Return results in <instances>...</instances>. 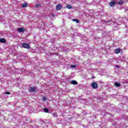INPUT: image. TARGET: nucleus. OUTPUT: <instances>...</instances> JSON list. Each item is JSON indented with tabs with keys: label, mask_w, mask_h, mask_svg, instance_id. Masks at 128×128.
<instances>
[{
	"label": "nucleus",
	"mask_w": 128,
	"mask_h": 128,
	"mask_svg": "<svg viewBox=\"0 0 128 128\" xmlns=\"http://www.w3.org/2000/svg\"><path fill=\"white\" fill-rule=\"evenodd\" d=\"M30 92H38V88L36 86H32L29 88Z\"/></svg>",
	"instance_id": "nucleus-1"
},
{
	"label": "nucleus",
	"mask_w": 128,
	"mask_h": 128,
	"mask_svg": "<svg viewBox=\"0 0 128 128\" xmlns=\"http://www.w3.org/2000/svg\"><path fill=\"white\" fill-rule=\"evenodd\" d=\"M91 86L92 88H94V90H96V88H98V84H96V82H92L91 84Z\"/></svg>",
	"instance_id": "nucleus-2"
},
{
	"label": "nucleus",
	"mask_w": 128,
	"mask_h": 128,
	"mask_svg": "<svg viewBox=\"0 0 128 128\" xmlns=\"http://www.w3.org/2000/svg\"><path fill=\"white\" fill-rule=\"evenodd\" d=\"M22 48H28L30 49V46L26 43H23L22 44Z\"/></svg>",
	"instance_id": "nucleus-3"
},
{
	"label": "nucleus",
	"mask_w": 128,
	"mask_h": 128,
	"mask_svg": "<svg viewBox=\"0 0 128 128\" xmlns=\"http://www.w3.org/2000/svg\"><path fill=\"white\" fill-rule=\"evenodd\" d=\"M116 4V1H112L109 3V5L110 6H114Z\"/></svg>",
	"instance_id": "nucleus-4"
},
{
	"label": "nucleus",
	"mask_w": 128,
	"mask_h": 128,
	"mask_svg": "<svg viewBox=\"0 0 128 128\" xmlns=\"http://www.w3.org/2000/svg\"><path fill=\"white\" fill-rule=\"evenodd\" d=\"M62 4H58L56 6V10H62Z\"/></svg>",
	"instance_id": "nucleus-5"
},
{
	"label": "nucleus",
	"mask_w": 128,
	"mask_h": 128,
	"mask_svg": "<svg viewBox=\"0 0 128 128\" xmlns=\"http://www.w3.org/2000/svg\"><path fill=\"white\" fill-rule=\"evenodd\" d=\"M26 30L22 28H20L18 30V32H24Z\"/></svg>",
	"instance_id": "nucleus-6"
},
{
	"label": "nucleus",
	"mask_w": 128,
	"mask_h": 128,
	"mask_svg": "<svg viewBox=\"0 0 128 128\" xmlns=\"http://www.w3.org/2000/svg\"><path fill=\"white\" fill-rule=\"evenodd\" d=\"M124 0H120L118 1V2H117V4H118V6H122V4H124Z\"/></svg>",
	"instance_id": "nucleus-7"
},
{
	"label": "nucleus",
	"mask_w": 128,
	"mask_h": 128,
	"mask_svg": "<svg viewBox=\"0 0 128 128\" xmlns=\"http://www.w3.org/2000/svg\"><path fill=\"white\" fill-rule=\"evenodd\" d=\"M114 86H116V88H120V84L118 83V82H115L114 83Z\"/></svg>",
	"instance_id": "nucleus-8"
},
{
	"label": "nucleus",
	"mask_w": 128,
	"mask_h": 128,
	"mask_svg": "<svg viewBox=\"0 0 128 128\" xmlns=\"http://www.w3.org/2000/svg\"><path fill=\"white\" fill-rule=\"evenodd\" d=\"M0 42L6 44V40L4 38H0Z\"/></svg>",
	"instance_id": "nucleus-9"
},
{
	"label": "nucleus",
	"mask_w": 128,
	"mask_h": 128,
	"mask_svg": "<svg viewBox=\"0 0 128 128\" xmlns=\"http://www.w3.org/2000/svg\"><path fill=\"white\" fill-rule=\"evenodd\" d=\"M120 49L116 48L115 50V54H120Z\"/></svg>",
	"instance_id": "nucleus-10"
},
{
	"label": "nucleus",
	"mask_w": 128,
	"mask_h": 128,
	"mask_svg": "<svg viewBox=\"0 0 128 128\" xmlns=\"http://www.w3.org/2000/svg\"><path fill=\"white\" fill-rule=\"evenodd\" d=\"M71 84H78V82L74 80H72L71 82Z\"/></svg>",
	"instance_id": "nucleus-11"
},
{
	"label": "nucleus",
	"mask_w": 128,
	"mask_h": 128,
	"mask_svg": "<svg viewBox=\"0 0 128 128\" xmlns=\"http://www.w3.org/2000/svg\"><path fill=\"white\" fill-rule=\"evenodd\" d=\"M28 6V3L25 2L24 4H22V8H26Z\"/></svg>",
	"instance_id": "nucleus-12"
},
{
	"label": "nucleus",
	"mask_w": 128,
	"mask_h": 128,
	"mask_svg": "<svg viewBox=\"0 0 128 128\" xmlns=\"http://www.w3.org/2000/svg\"><path fill=\"white\" fill-rule=\"evenodd\" d=\"M66 8L68 10H72V6L70 4H67L66 5Z\"/></svg>",
	"instance_id": "nucleus-13"
},
{
	"label": "nucleus",
	"mask_w": 128,
	"mask_h": 128,
	"mask_svg": "<svg viewBox=\"0 0 128 128\" xmlns=\"http://www.w3.org/2000/svg\"><path fill=\"white\" fill-rule=\"evenodd\" d=\"M72 22H76V24H80V20L78 19H73Z\"/></svg>",
	"instance_id": "nucleus-14"
},
{
	"label": "nucleus",
	"mask_w": 128,
	"mask_h": 128,
	"mask_svg": "<svg viewBox=\"0 0 128 128\" xmlns=\"http://www.w3.org/2000/svg\"><path fill=\"white\" fill-rule=\"evenodd\" d=\"M35 8H40V4H36L35 6Z\"/></svg>",
	"instance_id": "nucleus-15"
},
{
	"label": "nucleus",
	"mask_w": 128,
	"mask_h": 128,
	"mask_svg": "<svg viewBox=\"0 0 128 128\" xmlns=\"http://www.w3.org/2000/svg\"><path fill=\"white\" fill-rule=\"evenodd\" d=\"M44 112H48V109L46 108H44Z\"/></svg>",
	"instance_id": "nucleus-16"
},
{
	"label": "nucleus",
	"mask_w": 128,
	"mask_h": 128,
	"mask_svg": "<svg viewBox=\"0 0 128 128\" xmlns=\"http://www.w3.org/2000/svg\"><path fill=\"white\" fill-rule=\"evenodd\" d=\"M42 100L44 101V100H46V96H43L42 98Z\"/></svg>",
	"instance_id": "nucleus-17"
},
{
	"label": "nucleus",
	"mask_w": 128,
	"mask_h": 128,
	"mask_svg": "<svg viewBox=\"0 0 128 128\" xmlns=\"http://www.w3.org/2000/svg\"><path fill=\"white\" fill-rule=\"evenodd\" d=\"M4 94H10V92H5Z\"/></svg>",
	"instance_id": "nucleus-18"
},
{
	"label": "nucleus",
	"mask_w": 128,
	"mask_h": 128,
	"mask_svg": "<svg viewBox=\"0 0 128 128\" xmlns=\"http://www.w3.org/2000/svg\"><path fill=\"white\" fill-rule=\"evenodd\" d=\"M76 65H72L71 66V68H76Z\"/></svg>",
	"instance_id": "nucleus-19"
},
{
	"label": "nucleus",
	"mask_w": 128,
	"mask_h": 128,
	"mask_svg": "<svg viewBox=\"0 0 128 128\" xmlns=\"http://www.w3.org/2000/svg\"><path fill=\"white\" fill-rule=\"evenodd\" d=\"M115 66H116V68H120V66H118V65H116Z\"/></svg>",
	"instance_id": "nucleus-20"
},
{
	"label": "nucleus",
	"mask_w": 128,
	"mask_h": 128,
	"mask_svg": "<svg viewBox=\"0 0 128 128\" xmlns=\"http://www.w3.org/2000/svg\"><path fill=\"white\" fill-rule=\"evenodd\" d=\"M94 78H96L94 76H92V79Z\"/></svg>",
	"instance_id": "nucleus-21"
},
{
	"label": "nucleus",
	"mask_w": 128,
	"mask_h": 128,
	"mask_svg": "<svg viewBox=\"0 0 128 128\" xmlns=\"http://www.w3.org/2000/svg\"><path fill=\"white\" fill-rule=\"evenodd\" d=\"M126 118H128V116H127L126 117Z\"/></svg>",
	"instance_id": "nucleus-22"
},
{
	"label": "nucleus",
	"mask_w": 128,
	"mask_h": 128,
	"mask_svg": "<svg viewBox=\"0 0 128 128\" xmlns=\"http://www.w3.org/2000/svg\"><path fill=\"white\" fill-rule=\"evenodd\" d=\"M52 16H54V14H52Z\"/></svg>",
	"instance_id": "nucleus-23"
}]
</instances>
